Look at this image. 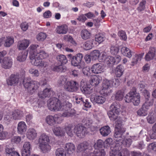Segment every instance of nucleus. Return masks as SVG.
I'll list each match as a JSON object with an SVG mask.
<instances>
[{
    "mask_svg": "<svg viewBox=\"0 0 156 156\" xmlns=\"http://www.w3.org/2000/svg\"><path fill=\"white\" fill-rule=\"evenodd\" d=\"M120 108V105L119 103L114 102L110 105V110L108 113L110 120L115 121V129L123 126L122 119L118 116L121 111Z\"/></svg>",
    "mask_w": 156,
    "mask_h": 156,
    "instance_id": "nucleus-1",
    "label": "nucleus"
},
{
    "mask_svg": "<svg viewBox=\"0 0 156 156\" xmlns=\"http://www.w3.org/2000/svg\"><path fill=\"white\" fill-rule=\"evenodd\" d=\"M119 83L118 79H115L111 80L105 79L103 82L101 92L104 96H107L112 92L110 87L112 86L116 87Z\"/></svg>",
    "mask_w": 156,
    "mask_h": 156,
    "instance_id": "nucleus-2",
    "label": "nucleus"
},
{
    "mask_svg": "<svg viewBox=\"0 0 156 156\" xmlns=\"http://www.w3.org/2000/svg\"><path fill=\"white\" fill-rule=\"evenodd\" d=\"M23 84L28 92L32 94L38 89L39 83L37 81H31L30 78H25L23 82Z\"/></svg>",
    "mask_w": 156,
    "mask_h": 156,
    "instance_id": "nucleus-3",
    "label": "nucleus"
},
{
    "mask_svg": "<svg viewBox=\"0 0 156 156\" xmlns=\"http://www.w3.org/2000/svg\"><path fill=\"white\" fill-rule=\"evenodd\" d=\"M91 148L89 143L84 141L78 145L77 151V152H81L83 156H88L89 155Z\"/></svg>",
    "mask_w": 156,
    "mask_h": 156,
    "instance_id": "nucleus-4",
    "label": "nucleus"
},
{
    "mask_svg": "<svg viewBox=\"0 0 156 156\" xmlns=\"http://www.w3.org/2000/svg\"><path fill=\"white\" fill-rule=\"evenodd\" d=\"M60 101L56 98H50L48 101V106L51 111H59L60 105Z\"/></svg>",
    "mask_w": 156,
    "mask_h": 156,
    "instance_id": "nucleus-5",
    "label": "nucleus"
},
{
    "mask_svg": "<svg viewBox=\"0 0 156 156\" xmlns=\"http://www.w3.org/2000/svg\"><path fill=\"white\" fill-rule=\"evenodd\" d=\"M72 104L68 101H65L62 103H61L59 111H62L66 112H64L62 114V116L64 117L72 116L74 114L68 112L71 108Z\"/></svg>",
    "mask_w": 156,
    "mask_h": 156,
    "instance_id": "nucleus-6",
    "label": "nucleus"
},
{
    "mask_svg": "<svg viewBox=\"0 0 156 156\" xmlns=\"http://www.w3.org/2000/svg\"><path fill=\"white\" fill-rule=\"evenodd\" d=\"M79 85L76 81L71 80L67 81L64 86L65 90L69 92H75L78 89Z\"/></svg>",
    "mask_w": 156,
    "mask_h": 156,
    "instance_id": "nucleus-7",
    "label": "nucleus"
},
{
    "mask_svg": "<svg viewBox=\"0 0 156 156\" xmlns=\"http://www.w3.org/2000/svg\"><path fill=\"white\" fill-rule=\"evenodd\" d=\"M20 76L18 73L12 74L6 79V84L9 86H16L19 83Z\"/></svg>",
    "mask_w": 156,
    "mask_h": 156,
    "instance_id": "nucleus-8",
    "label": "nucleus"
},
{
    "mask_svg": "<svg viewBox=\"0 0 156 156\" xmlns=\"http://www.w3.org/2000/svg\"><path fill=\"white\" fill-rule=\"evenodd\" d=\"M87 131L86 127L79 124L76 126L73 129V133L79 138L83 137L87 134Z\"/></svg>",
    "mask_w": 156,
    "mask_h": 156,
    "instance_id": "nucleus-9",
    "label": "nucleus"
},
{
    "mask_svg": "<svg viewBox=\"0 0 156 156\" xmlns=\"http://www.w3.org/2000/svg\"><path fill=\"white\" fill-rule=\"evenodd\" d=\"M80 89L82 92L85 94H90L92 92L91 85H87L83 80L80 83Z\"/></svg>",
    "mask_w": 156,
    "mask_h": 156,
    "instance_id": "nucleus-10",
    "label": "nucleus"
},
{
    "mask_svg": "<svg viewBox=\"0 0 156 156\" xmlns=\"http://www.w3.org/2000/svg\"><path fill=\"white\" fill-rule=\"evenodd\" d=\"M91 71L94 74L101 73L104 71V65L101 63L94 64L91 67Z\"/></svg>",
    "mask_w": 156,
    "mask_h": 156,
    "instance_id": "nucleus-11",
    "label": "nucleus"
},
{
    "mask_svg": "<svg viewBox=\"0 0 156 156\" xmlns=\"http://www.w3.org/2000/svg\"><path fill=\"white\" fill-rule=\"evenodd\" d=\"M110 149V156H121L120 154V151L122 149V147L119 144H116L115 146H111Z\"/></svg>",
    "mask_w": 156,
    "mask_h": 156,
    "instance_id": "nucleus-12",
    "label": "nucleus"
},
{
    "mask_svg": "<svg viewBox=\"0 0 156 156\" xmlns=\"http://www.w3.org/2000/svg\"><path fill=\"white\" fill-rule=\"evenodd\" d=\"M145 59L147 61L156 60V49L154 47L150 48L148 52L146 55Z\"/></svg>",
    "mask_w": 156,
    "mask_h": 156,
    "instance_id": "nucleus-13",
    "label": "nucleus"
},
{
    "mask_svg": "<svg viewBox=\"0 0 156 156\" xmlns=\"http://www.w3.org/2000/svg\"><path fill=\"white\" fill-rule=\"evenodd\" d=\"M12 64V60L11 57H5L2 60L1 64L2 67L5 69H8L10 68Z\"/></svg>",
    "mask_w": 156,
    "mask_h": 156,
    "instance_id": "nucleus-14",
    "label": "nucleus"
},
{
    "mask_svg": "<svg viewBox=\"0 0 156 156\" xmlns=\"http://www.w3.org/2000/svg\"><path fill=\"white\" fill-rule=\"evenodd\" d=\"M53 93V92L51 89L46 88L43 91L39 92L38 95L40 98L43 99L50 97Z\"/></svg>",
    "mask_w": 156,
    "mask_h": 156,
    "instance_id": "nucleus-15",
    "label": "nucleus"
},
{
    "mask_svg": "<svg viewBox=\"0 0 156 156\" xmlns=\"http://www.w3.org/2000/svg\"><path fill=\"white\" fill-rule=\"evenodd\" d=\"M90 100L93 102H96L98 104H101L105 102L106 98L105 97L101 95H92Z\"/></svg>",
    "mask_w": 156,
    "mask_h": 156,
    "instance_id": "nucleus-16",
    "label": "nucleus"
},
{
    "mask_svg": "<svg viewBox=\"0 0 156 156\" xmlns=\"http://www.w3.org/2000/svg\"><path fill=\"white\" fill-rule=\"evenodd\" d=\"M83 57V55L80 53L73 56L71 58L72 65L73 66H77L79 64H80Z\"/></svg>",
    "mask_w": 156,
    "mask_h": 156,
    "instance_id": "nucleus-17",
    "label": "nucleus"
},
{
    "mask_svg": "<svg viewBox=\"0 0 156 156\" xmlns=\"http://www.w3.org/2000/svg\"><path fill=\"white\" fill-rule=\"evenodd\" d=\"M60 119L59 116L57 114L54 116L48 115L46 118V121L47 124L50 126H54L55 124L57 119Z\"/></svg>",
    "mask_w": 156,
    "mask_h": 156,
    "instance_id": "nucleus-18",
    "label": "nucleus"
},
{
    "mask_svg": "<svg viewBox=\"0 0 156 156\" xmlns=\"http://www.w3.org/2000/svg\"><path fill=\"white\" fill-rule=\"evenodd\" d=\"M17 132L19 134L24 133L27 129V126L25 122L23 121L19 122L17 125Z\"/></svg>",
    "mask_w": 156,
    "mask_h": 156,
    "instance_id": "nucleus-19",
    "label": "nucleus"
},
{
    "mask_svg": "<svg viewBox=\"0 0 156 156\" xmlns=\"http://www.w3.org/2000/svg\"><path fill=\"white\" fill-rule=\"evenodd\" d=\"M136 89L135 87H133L128 93L125 97V100L126 102L129 103L132 102L134 94L136 91Z\"/></svg>",
    "mask_w": 156,
    "mask_h": 156,
    "instance_id": "nucleus-20",
    "label": "nucleus"
},
{
    "mask_svg": "<svg viewBox=\"0 0 156 156\" xmlns=\"http://www.w3.org/2000/svg\"><path fill=\"white\" fill-rule=\"evenodd\" d=\"M39 47V45L37 44H33L31 45L29 48V58H33L34 56H36L37 52V48Z\"/></svg>",
    "mask_w": 156,
    "mask_h": 156,
    "instance_id": "nucleus-21",
    "label": "nucleus"
},
{
    "mask_svg": "<svg viewBox=\"0 0 156 156\" xmlns=\"http://www.w3.org/2000/svg\"><path fill=\"white\" fill-rule=\"evenodd\" d=\"M37 136V133L36 130L33 128H30L27 133V136L29 140H32L34 139Z\"/></svg>",
    "mask_w": 156,
    "mask_h": 156,
    "instance_id": "nucleus-22",
    "label": "nucleus"
},
{
    "mask_svg": "<svg viewBox=\"0 0 156 156\" xmlns=\"http://www.w3.org/2000/svg\"><path fill=\"white\" fill-rule=\"evenodd\" d=\"M64 148L67 153L70 154L73 153L75 149L74 144L71 143L66 144L64 147Z\"/></svg>",
    "mask_w": 156,
    "mask_h": 156,
    "instance_id": "nucleus-23",
    "label": "nucleus"
},
{
    "mask_svg": "<svg viewBox=\"0 0 156 156\" xmlns=\"http://www.w3.org/2000/svg\"><path fill=\"white\" fill-rule=\"evenodd\" d=\"M30 43L29 41L24 40L18 42L17 47L19 50H23L26 49L29 46Z\"/></svg>",
    "mask_w": 156,
    "mask_h": 156,
    "instance_id": "nucleus-24",
    "label": "nucleus"
},
{
    "mask_svg": "<svg viewBox=\"0 0 156 156\" xmlns=\"http://www.w3.org/2000/svg\"><path fill=\"white\" fill-rule=\"evenodd\" d=\"M12 118L14 120L20 119L23 116V112L18 110H16L12 112Z\"/></svg>",
    "mask_w": 156,
    "mask_h": 156,
    "instance_id": "nucleus-25",
    "label": "nucleus"
},
{
    "mask_svg": "<svg viewBox=\"0 0 156 156\" xmlns=\"http://www.w3.org/2000/svg\"><path fill=\"white\" fill-rule=\"evenodd\" d=\"M105 154L103 149H95L93 152L91 151L89 155L88 156H104Z\"/></svg>",
    "mask_w": 156,
    "mask_h": 156,
    "instance_id": "nucleus-26",
    "label": "nucleus"
},
{
    "mask_svg": "<svg viewBox=\"0 0 156 156\" xmlns=\"http://www.w3.org/2000/svg\"><path fill=\"white\" fill-rule=\"evenodd\" d=\"M101 77L97 75H94L92 76L90 81V85L93 86H96L100 83Z\"/></svg>",
    "mask_w": 156,
    "mask_h": 156,
    "instance_id": "nucleus-27",
    "label": "nucleus"
},
{
    "mask_svg": "<svg viewBox=\"0 0 156 156\" xmlns=\"http://www.w3.org/2000/svg\"><path fill=\"white\" fill-rule=\"evenodd\" d=\"M121 51L123 55L129 58H130L132 56L131 51L127 47H122L121 49Z\"/></svg>",
    "mask_w": 156,
    "mask_h": 156,
    "instance_id": "nucleus-28",
    "label": "nucleus"
},
{
    "mask_svg": "<svg viewBox=\"0 0 156 156\" xmlns=\"http://www.w3.org/2000/svg\"><path fill=\"white\" fill-rule=\"evenodd\" d=\"M61 64L58 66H54L52 67V70L55 72H65L66 70V67L65 66Z\"/></svg>",
    "mask_w": 156,
    "mask_h": 156,
    "instance_id": "nucleus-29",
    "label": "nucleus"
},
{
    "mask_svg": "<svg viewBox=\"0 0 156 156\" xmlns=\"http://www.w3.org/2000/svg\"><path fill=\"white\" fill-rule=\"evenodd\" d=\"M73 124H66L64 127V129L67 135L71 137L73 135Z\"/></svg>",
    "mask_w": 156,
    "mask_h": 156,
    "instance_id": "nucleus-30",
    "label": "nucleus"
},
{
    "mask_svg": "<svg viewBox=\"0 0 156 156\" xmlns=\"http://www.w3.org/2000/svg\"><path fill=\"white\" fill-rule=\"evenodd\" d=\"M100 132L103 136H107L111 132L110 127L108 126H105L100 129Z\"/></svg>",
    "mask_w": 156,
    "mask_h": 156,
    "instance_id": "nucleus-31",
    "label": "nucleus"
},
{
    "mask_svg": "<svg viewBox=\"0 0 156 156\" xmlns=\"http://www.w3.org/2000/svg\"><path fill=\"white\" fill-rule=\"evenodd\" d=\"M124 67L122 65L118 66L115 70V74L117 77H120L123 74Z\"/></svg>",
    "mask_w": 156,
    "mask_h": 156,
    "instance_id": "nucleus-32",
    "label": "nucleus"
},
{
    "mask_svg": "<svg viewBox=\"0 0 156 156\" xmlns=\"http://www.w3.org/2000/svg\"><path fill=\"white\" fill-rule=\"evenodd\" d=\"M50 141L48 136L45 134L43 133L41 135L40 138L38 140L39 144H46L48 143Z\"/></svg>",
    "mask_w": 156,
    "mask_h": 156,
    "instance_id": "nucleus-33",
    "label": "nucleus"
},
{
    "mask_svg": "<svg viewBox=\"0 0 156 156\" xmlns=\"http://www.w3.org/2000/svg\"><path fill=\"white\" fill-rule=\"evenodd\" d=\"M56 59L58 62L61 64H66L68 62L66 56L60 54L57 56Z\"/></svg>",
    "mask_w": 156,
    "mask_h": 156,
    "instance_id": "nucleus-34",
    "label": "nucleus"
},
{
    "mask_svg": "<svg viewBox=\"0 0 156 156\" xmlns=\"http://www.w3.org/2000/svg\"><path fill=\"white\" fill-rule=\"evenodd\" d=\"M53 131L55 135L57 136H64L65 134L63 129L60 127L54 128Z\"/></svg>",
    "mask_w": 156,
    "mask_h": 156,
    "instance_id": "nucleus-35",
    "label": "nucleus"
},
{
    "mask_svg": "<svg viewBox=\"0 0 156 156\" xmlns=\"http://www.w3.org/2000/svg\"><path fill=\"white\" fill-rule=\"evenodd\" d=\"M28 55V52L27 51H23L18 54L17 57V60L21 62L25 61Z\"/></svg>",
    "mask_w": 156,
    "mask_h": 156,
    "instance_id": "nucleus-36",
    "label": "nucleus"
},
{
    "mask_svg": "<svg viewBox=\"0 0 156 156\" xmlns=\"http://www.w3.org/2000/svg\"><path fill=\"white\" fill-rule=\"evenodd\" d=\"M57 32L60 34H65L68 31V27L66 25L58 26L56 28Z\"/></svg>",
    "mask_w": 156,
    "mask_h": 156,
    "instance_id": "nucleus-37",
    "label": "nucleus"
},
{
    "mask_svg": "<svg viewBox=\"0 0 156 156\" xmlns=\"http://www.w3.org/2000/svg\"><path fill=\"white\" fill-rule=\"evenodd\" d=\"M39 147L41 151L44 153H48L51 149L50 146L48 143L39 145Z\"/></svg>",
    "mask_w": 156,
    "mask_h": 156,
    "instance_id": "nucleus-38",
    "label": "nucleus"
},
{
    "mask_svg": "<svg viewBox=\"0 0 156 156\" xmlns=\"http://www.w3.org/2000/svg\"><path fill=\"white\" fill-rule=\"evenodd\" d=\"M30 58L31 60V62L34 65L37 66H40V64H41V63L42 61V59L39 58L37 55L34 56L33 58Z\"/></svg>",
    "mask_w": 156,
    "mask_h": 156,
    "instance_id": "nucleus-39",
    "label": "nucleus"
},
{
    "mask_svg": "<svg viewBox=\"0 0 156 156\" xmlns=\"http://www.w3.org/2000/svg\"><path fill=\"white\" fill-rule=\"evenodd\" d=\"M5 151L6 156H11L16 152L15 151L14 148L8 145H6Z\"/></svg>",
    "mask_w": 156,
    "mask_h": 156,
    "instance_id": "nucleus-40",
    "label": "nucleus"
},
{
    "mask_svg": "<svg viewBox=\"0 0 156 156\" xmlns=\"http://www.w3.org/2000/svg\"><path fill=\"white\" fill-rule=\"evenodd\" d=\"M132 102L135 106H137L140 103V95L139 93H136V91Z\"/></svg>",
    "mask_w": 156,
    "mask_h": 156,
    "instance_id": "nucleus-41",
    "label": "nucleus"
},
{
    "mask_svg": "<svg viewBox=\"0 0 156 156\" xmlns=\"http://www.w3.org/2000/svg\"><path fill=\"white\" fill-rule=\"evenodd\" d=\"M147 120L148 123L153 124L156 120V113H151L147 117Z\"/></svg>",
    "mask_w": 156,
    "mask_h": 156,
    "instance_id": "nucleus-42",
    "label": "nucleus"
},
{
    "mask_svg": "<svg viewBox=\"0 0 156 156\" xmlns=\"http://www.w3.org/2000/svg\"><path fill=\"white\" fill-rule=\"evenodd\" d=\"M115 99L118 101H122L124 97V92L121 90L118 91L115 94Z\"/></svg>",
    "mask_w": 156,
    "mask_h": 156,
    "instance_id": "nucleus-43",
    "label": "nucleus"
},
{
    "mask_svg": "<svg viewBox=\"0 0 156 156\" xmlns=\"http://www.w3.org/2000/svg\"><path fill=\"white\" fill-rule=\"evenodd\" d=\"M101 54L99 50H94L92 51L90 53L92 59L96 60L98 58Z\"/></svg>",
    "mask_w": 156,
    "mask_h": 156,
    "instance_id": "nucleus-44",
    "label": "nucleus"
},
{
    "mask_svg": "<svg viewBox=\"0 0 156 156\" xmlns=\"http://www.w3.org/2000/svg\"><path fill=\"white\" fill-rule=\"evenodd\" d=\"M14 43V40L13 37H6L5 40L4 45L5 47H8L12 45Z\"/></svg>",
    "mask_w": 156,
    "mask_h": 156,
    "instance_id": "nucleus-45",
    "label": "nucleus"
},
{
    "mask_svg": "<svg viewBox=\"0 0 156 156\" xmlns=\"http://www.w3.org/2000/svg\"><path fill=\"white\" fill-rule=\"evenodd\" d=\"M93 43L92 41H87L85 42L83 45V47L86 50H88L92 48Z\"/></svg>",
    "mask_w": 156,
    "mask_h": 156,
    "instance_id": "nucleus-46",
    "label": "nucleus"
},
{
    "mask_svg": "<svg viewBox=\"0 0 156 156\" xmlns=\"http://www.w3.org/2000/svg\"><path fill=\"white\" fill-rule=\"evenodd\" d=\"M81 35L82 38L84 40L89 39L90 36V33L86 30H82L81 31Z\"/></svg>",
    "mask_w": 156,
    "mask_h": 156,
    "instance_id": "nucleus-47",
    "label": "nucleus"
},
{
    "mask_svg": "<svg viewBox=\"0 0 156 156\" xmlns=\"http://www.w3.org/2000/svg\"><path fill=\"white\" fill-rule=\"evenodd\" d=\"M153 100H146L145 102L142 105L143 108L146 109L147 110L149 109L150 107L153 104Z\"/></svg>",
    "mask_w": 156,
    "mask_h": 156,
    "instance_id": "nucleus-48",
    "label": "nucleus"
},
{
    "mask_svg": "<svg viewBox=\"0 0 156 156\" xmlns=\"http://www.w3.org/2000/svg\"><path fill=\"white\" fill-rule=\"evenodd\" d=\"M104 142L101 140H97L94 145L95 149H100L104 146Z\"/></svg>",
    "mask_w": 156,
    "mask_h": 156,
    "instance_id": "nucleus-49",
    "label": "nucleus"
},
{
    "mask_svg": "<svg viewBox=\"0 0 156 156\" xmlns=\"http://www.w3.org/2000/svg\"><path fill=\"white\" fill-rule=\"evenodd\" d=\"M144 53H141L139 55L136 54L134 58H133V59L132 63L134 64H136L138 61L141 60V58L144 56Z\"/></svg>",
    "mask_w": 156,
    "mask_h": 156,
    "instance_id": "nucleus-50",
    "label": "nucleus"
},
{
    "mask_svg": "<svg viewBox=\"0 0 156 156\" xmlns=\"http://www.w3.org/2000/svg\"><path fill=\"white\" fill-rule=\"evenodd\" d=\"M95 40L96 41L100 44L105 40V36L102 34H98L95 35Z\"/></svg>",
    "mask_w": 156,
    "mask_h": 156,
    "instance_id": "nucleus-51",
    "label": "nucleus"
},
{
    "mask_svg": "<svg viewBox=\"0 0 156 156\" xmlns=\"http://www.w3.org/2000/svg\"><path fill=\"white\" fill-rule=\"evenodd\" d=\"M36 55L41 59L46 58L48 56V54L43 50L40 51L39 52L37 53Z\"/></svg>",
    "mask_w": 156,
    "mask_h": 156,
    "instance_id": "nucleus-52",
    "label": "nucleus"
},
{
    "mask_svg": "<svg viewBox=\"0 0 156 156\" xmlns=\"http://www.w3.org/2000/svg\"><path fill=\"white\" fill-rule=\"evenodd\" d=\"M46 34L44 33H39L37 36V38L39 41H43L46 38Z\"/></svg>",
    "mask_w": 156,
    "mask_h": 156,
    "instance_id": "nucleus-53",
    "label": "nucleus"
},
{
    "mask_svg": "<svg viewBox=\"0 0 156 156\" xmlns=\"http://www.w3.org/2000/svg\"><path fill=\"white\" fill-rule=\"evenodd\" d=\"M146 1L145 0H142L139 5V7L137 8V10L139 11H141L145 9V5Z\"/></svg>",
    "mask_w": 156,
    "mask_h": 156,
    "instance_id": "nucleus-54",
    "label": "nucleus"
},
{
    "mask_svg": "<svg viewBox=\"0 0 156 156\" xmlns=\"http://www.w3.org/2000/svg\"><path fill=\"white\" fill-rule=\"evenodd\" d=\"M132 143V140L131 139L125 138L122 140V144L125 147H129L131 145Z\"/></svg>",
    "mask_w": 156,
    "mask_h": 156,
    "instance_id": "nucleus-55",
    "label": "nucleus"
},
{
    "mask_svg": "<svg viewBox=\"0 0 156 156\" xmlns=\"http://www.w3.org/2000/svg\"><path fill=\"white\" fill-rule=\"evenodd\" d=\"M55 155L56 156H66V155L63 149L62 148H59L56 150Z\"/></svg>",
    "mask_w": 156,
    "mask_h": 156,
    "instance_id": "nucleus-56",
    "label": "nucleus"
},
{
    "mask_svg": "<svg viewBox=\"0 0 156 156\" xmlns=\"http://www.w3.org/2000/svg\"><path fill=\"white\" fill-rule=\"evenodd\" d=\"M91 68L88 66L84 68L83 69V72L85 75L89 76L91 74Z\"/></svg>",
    "mask_w": 156,
    "mask_h": 156,
    "instance_id": "nucleus-57",
    "label": "nucleus"
},
{
    "mask_svg": "<svg viewBox=\"0 0 156 156\" xmlns=\"http://www.w3.org/2000/svg\"><path fill=\"white\" fill-rule=\"evenodd\" d=\"M137 114L140 116H145L147 114V110L142 107L137 112Z\"/></svg>",
    "mask_w": 156,
    "mask_h": 156,
    "instance_id": "nucleus-58",
    "label": "nucleus"
},
{
    "mask_svg": "<svg viewBox=\"0 0 156 156\" xmlns=\"http://www.w3.org/2000/svg\"><path fill=\"white\" fill-rule=\"evenodd\" d=\"M119 49L117 46H112L111 47L110 52L112 54L116 55L119 52Z\"/></svg>",
    "mask_w": 156,
    "mask_h": 156,
    "instance_id": "nucleus-59",
    "label": "nucleus"
},
{
    "mask_svg": "<svg viewBox=\"0 0 156 156\" xmlns=\"http://www.w3.org/2000/svg\"><path fill=\"white\" fill-rule=\"evenodd\" d=\"M64 39L67 40L70 43H72L73 45H76V42L73 40L72 37L69 35H66L64 36Z\"/></svg>",
    "mask_w": 156,
    "mask_h": 156,
    "instance_id": "nucleus-60",
    "label": "nucleus"
},
{
    "mask_svg": "<svg viewBox=\"0 0 156 156\" xmlns=\"http://www.w3.org/2000/svg\"><path fill=\"white\" fill-rule=\"evenodd\" d=\"M67 81V78L66 76H61L58 80V83L60 85H62L66 84Z\"/></svg>",
    "mask_w": 156,
    "mask_h": 156,
    "instance_id": "nucleus-61",
    "label": "nucleus"
},
{
    "mask_svg": "<svg viewBox=\"0 0 156 156\" xmlns=\"http://www.w3.org/2000/svg\"><path fill=\"white\" fill-rule=\"evenodd\" d=\"M82 122L84 125L89 126L92 124L93 121L88 118H86L83 119Z\"/></svg>",
    "mask_w": 156,
    "mask_h": 156,
    "instance_id": "nucleus-62",
    "label": "nucleus"
},
{
    "mask_svg": "<svg viewBox=\"0 0 156 156\" xmlns=\"http://www.w3.org/2000/svg\"><path fill=\"white\" fill-rule=\"evenodd\" d=\"M31 149V145L29 142H27L24 143L22 149L25 150L30 151Z\"/></svg>",
    "mask_w": 156,
    "mask_h": 156,
    "instance_id": "nucleus-63",
    "label": "nucleus"
},
{
    "mask_svg": "<svg viewBox=\"0 0 156 156\" xmlns=\"http://www.w3.org/2000/svg\"><path fill=\"white\" fill-rule=\"evenodd\" d=\"M120 154L121 155V156H128L129 155V152L126 148H122L120 151Z\"/></svg>",
    "mask_w": 156,
    "mask_h": 156,
    "instance_id": "nucleus-64",
    "label": "nucleus"
}]
</instances>
